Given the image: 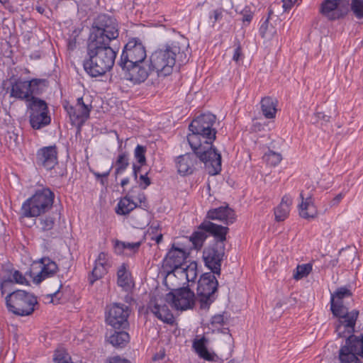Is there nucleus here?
Returning <instances> with one entry per match:
<instances>
[{
  "mask_svg": "<svg viewBox=\"0 0 363 363\" xmlns=\"http://www.w3.org/2000/svg\"><path fill=\"white\" fill-rule=\"evenodd\" d=\"M216 116L211 113L201 114L194 118L189 125L191 131L187 135V140L193 151L203 162L211 175H216L221 171V155L213 143L216 138V130L213 126Z\"/></svg>",
  "mask_w": 363,
  "mask_h": 363,
  "instance_id": "obj_1",
  "label": "nucleus"
},
{
  "mask_svg": "<svg viewBox=\"0 0 363 363\" xmlns=\"http://www.w3.org/2000/svg\"><path fill=\"white\" fill-rule=\"evenodd\" d=\"M116 55L111 43L87 40L84 69L91 77L103 76L113 68Z\"/></svg>",
  "mask_w": 363,
  "mask_h": 363,
  "instance_id": "obj_2",
  "label": "nucleus"
},
{
  "mask_svg": "<svg viewBox=\"0 0 363 363\" xmlns=\"http://www.w3.org/2000/svg\"><path fill=\"white\" fill-rule=\"evenodd\" d=\"M359 312L352 311L349 319L339 320L335 331L339 337H345V345L339 350L341 363H362L358 356L363 358V335H353Z\"/></svg>",
  "mask_w": 363,
  "mask_h": 363,
  "instance_id": "obj_3",
  "label": "nucleus"
},
{
  "mask_svg": "<svg viewBox=\"0 0 363 363\" xmlns=\"http://www.w3.org/2000/svg\"><path fill=\"white\" fill-rule=\"evenodd\" d=\"M188 45L179 41H172L152 53L150 62L158 77H167L172 73L177 62L188 61L185 50Z\"/></svg>",
  "mask_w": 363,
  "mask_h": 363,
  "instance_id": "obj_4",
  "label": "nucleus"
},
{
  "mask_svg": "<svg viewBox=\"0 0 363 363\" xmlns=\"http://www.w3.org/2000/svg\"><path fill=\"white\" fill-rule=\"evenodd\" d=\"M55 194L48 187L36 190L22 205L24 217H38L48 212L54 203Z\"/></svg>",
  "mask_w": 363,
  "mask_h": 363,
  "instance_id": "obj_5",
  "label": "nucleus"
},
{
  "mask_svg": "<svg viewBox=\"0 0 363 363\" xmlns=\"http://www.w3.org/2000/svg\"><path fill=\"white\" fill-rule=\"evenodd\" d=\"M8 311L18 316H28L33 314L38 306L37 297L24 290H16L6 296Z\"/></svg>",
  "mask_w": 363,
  "mask_h": 363,
  "instance_id": "obj_6",
  "label": "nucleus"
},
{
  "mask_svg": "<svg viewBox=\"0 0 363 363\" xmlns=\"http://www.w3.org/2000/svg\"><path fill=\"white\" fill-rule=\"evenodd\" d=\"M47 81L43 79H33L30 81L23 80L20 78L10 79L9 89L10 97L15 98L21 101H26L29 104L34 99L35 94H39L42 92V87L46 86Z\"/></svg>",
  "mask_w": 363,
  "mask_h": 363,
  "instance_id": "obj_7",
  "label": "nucleus"
},
{
  "mask_svg": "<svg viewBox=\"0 0 363 363\" xmlns=\"http://www.w3.org/2000/svg\"><path fill=\"white\" fill-rule=\"evenodd\" d=\"M118 35V26L116 18L107 14H101L93 23L88 40L111 43Z\"/></svg>",
  "mask_w": 363,
  "mask_h": 363,
  "instance_id": "obj_8",
  "label": "nucleus"
},
{
  "mask_svg": "<svg viewBox=\"0 0 363 363\" xmlns=\"http://www.w3.org/2000/svg\"><path fill=\"white\" fill-rule=\"evenodd\" d=\"M218 286V282L213 272H206L201 276L197 286V297L201 308H208L216 300L215 292Z\"/></svg>",
  "mask_w": 363,
  "mask_h": 363,
  "instance_id": "obj_9",
  "label": "nucleus"
},
{
  "mask_svg": "<svg viewBox=\"0 0 363 363\" xmlns=\"http://www.w3.org/2000/svg\"><path fill=\"white\" fill-rule=\"evenodd\" d=\"M130 313L129 306L120 303H113L107 306L106 322L115 330H127L129 328Z\"/></svg>",
  "mask_w": 363,
  "mask_h": 363,
  "instance_id": "obj_10",
  "label": "nucleus"
},
{
  "mask_svg": "<svg viewBox=\"0 0 363 363\" xmlns=\"http://www.w3.org/2000/svg\"><path fill=\"white\" fill-rule=\"evenodd\" d=\"M29 110V122L35 130L41 129L51 122L47 103L40 99H34L27 105Z\"/></svg>",
  "mask_w": 363,
  "mask_h": 363,
  "instance_id": "obj_11",
  "label": "nucleus"
},
{
  "mask_svg": "<svg viewBox=\"0 0 363 363\" xmlns=\"http://www.w3.org/2000/svg\"><path fill=\"white\" fill-rule=\"evenodd\" d=\"M146 57V50L142 42L139 39L133 38L125 45L118 64L120 67L126 68L127 65L145 61Z\"/></svg>",
  "mask_w": 363,
  "mask_h": 363,
  "instance_id": "obj_12",
  "label": "nucleus"
},
{
  "mask_svg": "<svg viewBox=\"0 0 363 363\" xmlns=\"http://www.w3.org/2000/svg\"><path fill=\"white\" fill-rule=\"evenodd\" d=\"M225 244L211 243L203 251V259L205 266L213 274L220 276L221 263L225 257Z\"/></svg>",
  "mask_w": 363,
  "mask_h": 363,
  "instance_id": "obj_13",
  "label": "nucleus"
},
{
  "mask_svg": "<svg viewBox=\"0 0 363 363\" xmlns=\"http://www.w3.org/2000/svg\"><path fill=\"white\" fill-rule=\"evenodd\" d=\"M195 295L188 287L174 289L165 296V301L177 310L184 311L194 304Z\"/></svg>",
  "mask_w": 363,
  "mask_h": 363,
  "instance_id": "obj_14",
  "label": "nucleus"
},
{
  "mask_svg": "<svg viewBox=\"0 0 363 363\" xmlns=\"http://www.w3.org/2000/svg\"><path fill=\"white\" fill-rule=\"evenodd\" d=\"M123 72L124 78L133 84L144 82L154 72L152 65L149 61L127 65V67H121Z\"/></svg>",
  "mask_w": 363,
  "mask_h": 363,
  "instance_id": "obj_15",
  "label": "nucleus"
},
{
  "mask_svg": "<svg viewBox=\"0 0 363 363\" xmlns=\"http://www.w3.org/2000/svg\"><path fill=\"white\" fill-rule=\"evenodd\" d=\"M63 107L69 116L72 124L79 127L82 125L89 118L92 109V106L86 104L83 97L77 99L75 106L66 102Z\"/></svg>",
  "mask_w": 363,
  "mask_h": 363,
  "instance_id": "obj_16",
  "label": "nucleus"
},
{
  "mask_svg": "<svg viewBox=\"0 0 363 363\" xmlns=\"http://www.w3.org/2000/svg\"><path fill=\"white\" fill-rule=\"evenodd\" d=\"M57 155L56 145L43 147L36 152L35 163L39 167L52 170L58 163Z\"/></svg>",
  "mask_w": 363,
  "mask_h": 363,
  "instance_id": "obj_17",
  "label": "nucleus"
},
{
  "mask_svg": "<svg viewBox=\"0 0 363 363\" xmlns=\"http://www.w3.org/2000/svg\"><path fill=\"white\" fill-rule=\"evenodd\" d=\"M193 152V153L180 155L177 158L176 167L180 175L191 174L195 170L199 157L194 151Z\"/></svg>",
  "mask_w": 363,
  "mask_h": 363,
  "instance_id": "obj_18",
  "label": "nucleus"
},
{
  "mask_svg": "<svg viewBox=\"0 0 363 363\" xmlns=\"http://www.w3.org/2000/svg\"><path fill=\"white\" fill-rule=\"evenodd\" d=\"M148 309L155 317L162 322L170 325L174 323V318L172 313L162 300L152 299L149 303Z\"/></svg>",
  "mask_w": 363,
  "mask_h": 363,
  "instance_id": "obj_19",
  "label": "nucleus"
},
{
  "mask_svg": "<svg viewBox=\"0 0 363 363\" xmlns=\"http://www.w3.org/2000/svg\"><path fill=\"white\" fill-rule=\"evenodd\" d=\"M56 216L57 214L52 213L40 216L38 218L37 228L49 239L57 238L60 235V232L56 228Z\"/></svg>",
  "mask_w": 363,
  "mask_h": 363,
  "instance_id": "obj_20",
  "label": "nucleus"
},
{
  "mask_svg": "<svg viewBox=\"0 0 363 363\" xmlns=\"http://www.w3.org/2000/svg\"><path fill=\"white\" fill-rule=\"evenodd\" d=\"M199 228L206 230L208 235H211L214 238L213 243L225 244L226 240V235L228 233L229 228L227 226L218 225L210 220H204L199 225Z\"/></svg>",
  "mask_w": 363,
  "mask_h": 363,
  "instance_id": "obj_21",
  "label": "nucleus"
},
{
  "mask_svg": "<svg viewBox=\"0 0 363 363\" xmlns=\"http://www.w3.org/2000/svg\"><path fill=\"white\" fill-rule=\"evenodd\" d=\"M3 273L4 274L1 277L0 284V289L2 294L4 293V287L7 286V285L9 284L16 283L19 284H28V283L26 277L21 272L13 269L11 266H6L4 267Z\"/></svg>",
  "mask_w": 363,
  "mask_h": 363,
  "instance_id": "obj_22",
  "label": "nucleus"
},
{
  "mask_svg": "<svg viewBox=\"0 0 363 363\" xmlns=\"http://www.w3.org/2000/svg\"><path fill=\"white\" fill-rule=\"evenodd\" d=\"M209 220H217L225 225H230L235 220V211L228 205L210 209L206 216Z\"/></svg>",
  "mask_w": 363,
  "mask_h": 363,
  "instance_id": "obj_23",
  "label": "nucleus"
},
{
  "mask_svg": "<svg viewBox=\"0 0 363 363\" xmlns=\"http://www.w3.org/2000/svg\"><path fill=\"white\" fill-rule=\"evenodd\" d=\"M186 257L187 254L184 250L173 245L164 258V264L172 270H177L182 268Z\"/></svg>",
  "mask_w": 363,
  "mask_h": 363,
  "instance_id": "obj_24",
  "label": "nucleus"
},
{
  "mask_svg": "<svg viewBox=\"0 0 363 363\" xmlns=\"http://www.w3.org/2000/svg\"><path fill=\"white\" fill-rule=\"evenodd\" d=\"M320 13L331 21L345 15L340 6V0H324L320 4Z\"/></svg>",
  "mask_w": 363,
  "mask_h": 363,
  "instance_id": "obj_25",
  "label": "nucleus"
},
{
  "mask_svg": "<svg viewBox=\"0 0 363 363\" xmlns=\"http://www.w3.org/2000/svg\"><path fill=\"white\" fill-rule=\"evenodd\" d=\"M42 269L40 272L34 277V282L39 284L46 278L52 277L58 270L57 264L49 257H43L40 259Z\"/></svg>",
  "mask_w": 363,
  "mask_h": 363,
  "instance_id": "obj_26",
  "label": "nucleus"
},
{
  "mask_svg": "<svg viewBox=\"0 0 363 363\" xmlns=\"http://www.w3.org/2000/svg\"><path fill=\"white\" fill-rule=\"evenodd\" d=\"M207 339L203 336L201 338H195L192 347L200 358L208 362H216L218 356L214 352H210L206 347Z\"/></svg>",
  "mask_w": 363,
  "mask_h": 363,
  "instance_id": "obj_27",
  "label": "nucleus"
},
{
  "mask_svg": "<svg viewBox=\"0 0 363 363\" xmlns=\"http://www.w3.org/2000/svg\"><path fill=\"white\" fill-rule=\"evenodd\" d=\"M302 202L299 205V215L305 219L315 218L318 215L316 207L314 205L312 197L309 196L304 201L303 194H300Z\"/></svg>",
  "mask_w": 363,
  "mask_h": 363,
  "instance_id": "obj_28",
  "label": "nucleus"
},
{
  "mask_svg": "<svg viewBox=\"0 0 363 363\" xmlns=\"http://www.w3.org/2000/svg\"><path fill=\"white\" fill-rule=\"evenodd\" d=\"M291 204V197L289 195H284L279 205L274 209L275 220L277 221H283L288 217Z\"/></svg>",
  "mask_w": 363,
  "mask_h": 363,
  "instance_id": "obj_29",
  "label": "nucleus"
},
{
  "mask_svg": "<svg viewBox=\"0 0 363 363\" xmlns=\"http://www.w3.org/2000/svg\"><path fill=\"white\" fill-rule=\"evenodd\" d=\"M130 340L129 334L125 330H116L108 337V341L115 347L123 348Z\"/></svg>",
  "mask_w": 363,
  "mask_h": 363,
  "instance_id": "obj_30",
  "label": "nucleus"
},
{
  "mask_svg": "<svg viewBox=\"0 0 363 363\" xmlns=\"http://www.w3.org/2000/svg\"><path fill=\"white\" fill-rule=\"evenodd\" d=\"M277 101L269 96L264 97L261 100V109L265 118L271 119L276 116Z\"/></svg>",
  "mask_w": 363,
  "mask_h": 363,
  "instance_id": "obj_31",
  "label": "nucleus"
},
{
  "mask_svg": "<svg viewBox=\"0 0 363 363\" xmlns=\"http://www.w3.org/2000/svg\"><path fill=\"white\" fill-rule=\"evenodd\" d=\"M330 308L334 315L339 317V320L349 319L351 312H347L346 307L343 306L342 301L340 300H333L330 298Z\"/></svg>",
  "mask_w": 363,
  "mask_h": 363,
  "instance_id": "obj_32",
  "label": "nucleus"
},
{
  "mask_svg": "<svg viewBox=\"0 0 363 363\" xmlns=\"http://www.w3.org/2000/svg\"><path fill=\"white\" fill-rule=\"evenodd\" d=\"M137 207V204L130 199L129 195L121 199L116 208V213L118 215H127Z\"/></svg>",
  "mask_w": 363,
  "mask_h": 363,
  "instance_id": "obj_33",
  "label": "nucleus"
},
{
  "mask_svg": "<svg viewBox=\"0 0 363 363\" xmlns=\"http://www.w3.org/2000/svg\"><path fill=\"white\" fill-rule=\"evenodd\" d=\"M117 284L125 291H129L131 288L130 274L125 264H122L117 272Z\"/></svg>",
  "mask_w": 363,
  "mask_h": 363,
  "instance_id": "obj_34",
  "label": "nucleus"
},
{
  "mask_svg": "<svg viewBox=\"0 0 363 363\" xmlns=\"http://www.w3.org/2000/svg\"><path fill=\"white\" fill-rule=\"evenodd\" d=\"M129 163V155L127 152H121L117 157L115 162V177L116 178L123 174L124 171L128 167Z\"/></svg>",
  "mask_w": 363,
  "mask_h": 363,
  "instance_id": "obj_35",
  "label": "nucleus"
},
{
  "mask_svg": "<svg viewBox=\"0 0 363 363\" xmlns=\"http://www.w3.org/2000/svg\"><path fill=\"white\" fill-rule=\"evenodd\" d=\"M207 238L208 233L204 230L200 229L199 226L197 230L189 237V240L192 242L195 249H200Z\"/></svg>",
  "mask_w": 363,
  "mask_h": 363,
  "instance_id": "obj_36",
  "label": "nucleus"
},
{
  "mask_svg": "<svg viewBox=\"0 0 363 363\" xmlns=\"http://www.w3.org/2000/svg\"><path fill=\"white\" fill-rule=\"evenodd\" d=\"M108 267L94 264V267L89 275V281L91 285H93L94 283L101 279L108 272Z\"/></svg>",
  "mask_w": 363,
  "mask_h": 363,
  "instance_id": "obj_37",
  "label": "nucleus"
},
{
  "mask_svg": "<svg viewBox=\"0 0 363 363\" xmlns=\"http://www.w3.org/2000/svg\"><path fill=\"white\" fill-rule=\"evenodd\" d=\"M140 245H141L140 242H126L116 240L115 242L114 248H115V251L117 253L121 254L123 252V251L124 250H128L132 252H136L138 250Z\"/></svg>",
  "mask_w": 363,
  "mask_h": 363,
  "instance_id": "obj_38",
  "label": "nucleus"
},
{
  "mask_svg": "<svg viewBox=\"0 0 363 363\" xmlns=\"http://www.w3.org/2000/svg\"><path fill=\"white\" fill-rule=\"evenodd\" d=\"M312 271V264L307 263L298 264L294 271L293 277L296 280H300L307 277Z\"/></svg>",
  "mask_w": 363,
  "mask_h": 363,
  "instance_id": "obj_39",
  "label": "nucleus"
},
{
  "mask_svg": "<svg viewBox=\"0 0 363 363\" xmlns=\"http://www.w3.org/2000/svg\"><path fill=\"white\" fill-rule=\"evenodd\" d=\"M185 273L186 279L189 282H194L197 277V263L191 262L186 267L182 268Z\"/></svg>",
  "mask_w": 363,
  "mask_h": 363,
  "instance_id": "obj_40",
  "label": "nucleus"
},
{
  "mask_svg": "<svg viewBox=\"0 0 363 363\" xmlns=\"http://www.w3.org/2000/svg\"><path fill=\"white\" fill-rule=\"evenodd\" d=\"M263 159L267 162V164L275 167L281 162L282 156L280 153L269 150L264 154Z\"/></svg>",
  "mask_w": 363,
  "mask_h": 363,
  "instance_id": "obj_41",
  "label": "nucleus"
},
{
  "mask_svg": "<svg viewBox=\"0 0 363 363\" xmlns=\"http://www.w3.org/2000/svg\"><path fill=\"white\" fill-rule=\"evenodd\" d=\"M350 9L357 18H363V0H351Z\"/></svg>",
  "mask_w": 363,
  "mask_h": 363,
  "instance_id": "obj_42",
  "label": "nucleus"
},
{
  "mask_svg": "<svg viewBox=\"0 0 363 363\" xmlns=\"http://www.w3.org/2000/svg\"><path fill=\"white\" fill-rule=\"evenodd\" d=\"M53 361L55 363H73L69 354L64 350H55Z\"/></svg>",
  "mask_w": 363,
  "mask_h": 363,
  "instance_id": "obj_43",
  "label": "nucleus"
},
{
  "mask_svg": "<svg viewBox=\"0 0 363 363\" xmlns=\"http://www.w3.org/2000/svg\"><path fill=\"white\" fill-rule=\"evenodd\" d=\"M145 152L146 147L140 145H138L134 150V157L141 165L146 162Z\"/></svg>",
  "mask_w": 363,
  "mask_h": 363,
  "instance_id": "obj_44",
  "label": "nucleus"
},
{
  "mask_svg": "<svg viewBox=\"0 0 363 363\" xmlns=\"http://www.w3.org/2000/svg\"><path fill=\"white\" fill-rule=\"evenodd\" d=\"M225 12V11L223 9L219 8L213 10L209 13V20L212 23V27L215 26L216 23L221 21Z\"/></svg>",
  "mask_w": 363,
  "mask_h": 363,
  "instance_id": "obj_45",
  "label": "nucleus"
},
{
  "mask_svg": "<svg viewBox=\"0 0 363 363\" xmlns=\"http://www.w3.org/2000/svg\"><path fill=\"white\" fill-rule=\"evenodd\" d=\"M352 295L350 290L345 287H340L337 289L333 294H331V298L333 300H342L345 297H349Z\"/></svg>",
  "mask_w": 363,
  "mask_h": 363,
  "instance_id": "obj_46",
  "label": "nucleus"
},
{
  "mask_svg": "<svg viewBox=\"0 0 363 363\" xmlns=\"http://www.w3.org/2000/svg\"><path fill=\"white\" fill-rule=\"evenodd\" d=\"M139 186L142 189H146L147 186L151 184V180L147 177V172L144 174H141L139 177V180L138 181Z\"/></svg>",
  "mask_w": 363,
  "mask_h": 363,
  "instance_id": "obj_47",
  "label": "nucleus"
},
{
  "mask_svg": "<svg viewBox=\"0 0 363 363\" xmlns=\"http://www.w3.org/2000/svg\"><path fill=\"white\" fill-rule=\"evenodd\" d=\"M244 58V55L242 52L241 46L239 42H238V44L234 50L233 55V60L235 62L238 63L240 61H242Z\"/></svg>",
  "mask_w": 363,
  "mask_h": 363,
  "instance_id": "obj_48",
  "label": "nucleus"
},
{
  "mask_svg": "<svg viewBox=\"0 0 363 363\" xmlns=\"http://www.w3.org/2000/svg\"><path fill=\"white\" fill-rule=\"evenodd\" d=\"M108 259V255L101 252L99 254L97 259L95 260V264L109 267Z\"/></svg>",
  "mask_w": 363,
  "mask_h": 363,
  "instance_id": "obj_49",
  "label": "nucleus"
},
{
  "mask_svg": "<svg viewBox=\"0 0 363 363\" xmlns=\"http://www.w3.org/2000/svg\"><path fill=\"white\" fill-rule=\"evenodd\" d=\"M225 323L223 314H217L212 317L211 324L213 325H223Z\"/></svg>",
  "mask_w": 363,
  "mask_h": 363,
  "instance_id": "obj_50",
  "label": "nucleus"
},
{
  "mask_svg": "<svg viewBox=\"0 0 363 363\" xmlns=\"http://www.w3.org/2000/svg\"><path fill=\"white\" fill-rule=\"evenodd\" d=\"M329 116L325 115L324 113L322 112H317L314 114L313 118L314 121L313 123H318L319 121L322 120L324 121H329Z\"/></svg>",
  "mask_w": 363,
  "mask_h": 363,
  "instance_id": "obj_51",
  "label": "nucleus"
},
{
  "mask_svg": "<svg viewBox=\"0 0 363 363\" xmlns=\"http://www.w3.org/2000/svg\"><path fill=\"white\" fill-rule=\"evenodd\" d=\"M108 363H130L128 359L122 358L120 356L111 357L108 359Z\"/></svg>",
  "mask_w": 363,
  "mask_h": 363,
  "instance_id": "obj_52",
  "label": "nucleus"
},
{
  "mask_svg": "<svg viewBox=\"0 0 363 363\" xmlns=\"http://www.w3.org/2000/svg\"><path fill=\"white\" fill-rule=\"evenodd\" d=\"M113 168V165L105 172L104 173H99L97 172H95L94 170H91V172L94 175L96 179H99L101 178H107L108 175L110 174V172Z\"/></svg>",
  "mask_w": 363,
  "mask_h": 363,
  "instance_id": "obj_53",
  "label": "nucleus"
},
{
  "mask_svg": "<svg viewBox=\"0 0 363 363\" xmlns=\"http://www.w3.org/2000/svg\"><path fill=\"white\" fill-rule=\"evenodd\" d=\"M298 0H282L284 11H289Z\"/></svg>",
  "mask_w": 363,
  "mask_h": 363,
  "instance_id": "obj_54",
  "label": "nucleus"
},
{
  "mask_svg": "<svg viewBox=\"0 0 363 363\" xmlns=\"http://www.w3.org/2000/svg\"><path fill=\"white\" fill-rule=\"evenodd\" d=\"M141 170V166L137 165L136 164H133V176L135 180H138V174Z\"/></svg>",
  "mask_w": 363,
  "mask_h": 363,
  "instance_id": "obj_55",
  "label": "nucleus"
},
{
  "mask_svg": "<svg viewBox=\"0 0 363 363\" xmlns=\"http://www.w3.org/2000/svg\"><path fill=\"white\" fill-rule=\"evenodd\" d=\"M268 23H269V20L267 19V20H265V21L260 26L259 32H260V34H261V35L262 37L264 36V33H265V31L267 30Z\"/></svg>",
  "mask_w": 363,
  "mask_h": 363,
  "instance_id": "obj_56",
  "label": "nucleus"
},
{
  "mask_svg": "<svg viewBox=\"0 0 363 363\" xmlns=\"http://www.w3.org/2000/svg\"><path fill=\"white\" fill-rule=\"evenodd\" d=\"M252 19V14L251 13H246L245 14H243V16H242V21L243 23H250Z\"/></svg>",
  "mask_w": 363,
  "mask_h": 363,
  "instance_id": "obj_57",
  "label": "nucleus"
},
{
  "mask_svg": "<svg viewBox=\"0 0 363 363\" xmlns=\"http://www.w3.org/2000/svg\"><path fill=\"white\" fill-rule=\"evenodd\" d=\"M162 238H163V235L162 234H159L158 235H157L155 238H153L155 242L159 244L162 241Z\"/></svg>",
  "mask_w": 363,
  "mask_h": 363,
  "instance_id": "obj_58",
  "label": "nucleus"
},
{
  "mask_svg": "<svg viewBox=\"0 0 363 363\" xmlns=\"http://www.w3.org/2000/svg\"><path fill=\"white\" fill-rule=\"evenodd\" d=\"M130 182L129 178L126 177L121 180V185L122 187H124L125 185L128 184Z\"/></svg>",
  "mask_w": 363,
  "mask_h": 363,
  "instance_id": "obj_59",
  "label": "nucleus"
},
{
  "mask_svg": "<svg viewBox=\"0 0 363 363\" xmlns=\"http://www.w3.org/2000/svg\"><path fill=\"white\" fill-rule=\"evenodd\" d=\"M138 200L140 203L145 202L146 200L145 196L143 193H141L138 195Z\"/></svg>",
  "mask_w": 363,
  "mask_h": 363,
  "instance_id": "obj_60",
  "label": "nucleus"
},
{
  "mask_svg": "<svg viewBox=\"0 0 363 363\" xmlns=\"http://www.w3.org/2000/svg\"><path fill=\"white\" fill-rule=\"evenodd\" d=\"M36 10L41 14L44 13L45 11V8L43 6H36Z\"/></svg>",
  "mask_w": 363,
  "mask_h": 363,
  "instance_id": "obj_61",
  "label": "nucleus"
},
{
  "mask_svg": "<svg viewBox=\"0 0 363 363\" xmlns=\"http://www.w3.org/2000/svg\"><path fill=\"white\" fill-rule=\"evenodd\" d=\"M342 199V195L341 194H338L334 199V201L339 202Z\"/></svg>",
  "mask_w": 363,
  "mask_h": 363,
  "instance_id": "obj_62",
  "label": "nucleus"
},
{
  "mask_svg": "<svg viewBox=\"0 0 363 363\" xmlns=\"http://www.w3.org/2000/svg\"><path fill=\"white\" fill-rule=\"evenodd\" d=\"M104 179H105V178H101V181H100V182H101V184L102 185H105V184H106V181Z\"/></svg>",
  "mask_w": 363,
  "mask_h": 363,
  "instance_id": "obj_63",
  "label": "nucleus"
},
{
  "mask_svg": "<svg viewBox=\"0 0 363 363\" xmlns=\"http://www.w3.org/2000/svg\"><path fill=\"white\" fill-rule=\"evenodd\" d=\"M61 287H62V284H60V287H59L58 290H57V291H55V293H53V294H52V296H55L58 294L59 290H60V289Z\"/></svg>",
  "mask_w": 363,
  "mask_h": 363,
  "instance_id": "obj_64",
  "label": "nucleus"
}]
</instances>
